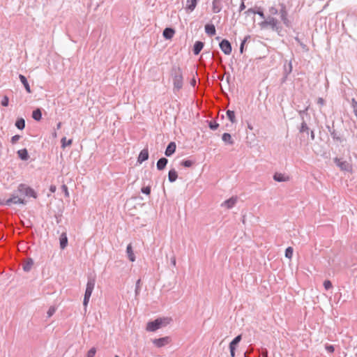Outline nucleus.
<instances>
[{"label":"nucleus","mask_w":357,"mask_h":357,"mask_svg":"<svg viewBox=\"0 0 357 357\" xmlns=\"http://www.w3.org/2000/svg\"><path fill=\"white\" fill-rule=\"evenodd\" d=\"M21 138V136L19 135H15L14 136H13L11 137V139H10V142L13 144H16L18 140H20V139Z\"/></svg>","instance_id":"a19ab883"},{"label":"nucleus","mask_w":357,"mask_h":357,"mask_svg":"<svg viewBox=\"0 0 357 357\" xmlns=\"http://www.w3.org/2000/svg\"><path fill=\"white\" fill-rule=\"evenodd\" d=\"M176 145L174 142H170L165 150V154L166 156H171L176 151Z\"/></svg>","instance_id":"9b49d317"},{"label":"nucleus","mask_w":357,"mask_h":357,"mask_svg":"<svg viewBox=\"0 0 357 357\" xmlns=\"http://www.w3.org/2000/svg\"><path fill=\"white\" fill-rule=\"evenodd\" d=\"M152 342L155 347L160 348L168 344L171 342V338L166 336L158 339H154Z\"/></svg>","instance_id":"6e6552de"},{"label":"nucleus","mask_w":357,"mask_h":357,"mask_svg":"<svg viewBox=\"0 0 357 357\" xmlns=\"http://www.w3.org/2000/svg\"><path fill=\"white\" fill-rule=\"evenodd\" d=\"M175 33V31L174 29L170 27H167L164 29L162 35L165 39H172Z\"/></svg>","instance_id":"f8f14e48"},{"label":"nucleus","mask_w":357,"mask_h":357,"mask_svg":"<svg viewBox=\"0 0 357 357\" xmlns=\"http://www.w3.org/2000/svg\"><path fill=\"white\" fill-rule=\"evenodd\" d=\"M96 353V349L92 347L87 353V357H94Z\"/></svg>","instance_id":"ea45409f"},{"label":"nucleus","mask_w":357,"mask_h":357,"mask_svg":"<svg viewBox=\"0 0 357 357\" xmlns=\"http://www.w3.org/2000/svg\"><path fill=\"white\" fill-rule=\"evenodd\" d=\"M273 179L278 182H282V181H289V177L287 176H285L283 174L276 172L273 175Z\"/></svg>","instance_id":"f3484780"},{"label":"nucleus","mask_w":357,"mask_h":357,"mask_svg":"<svg viewBox=\"0 0 357 357\" xmlns=\"http://www.w3.org/2000/svg\"><path fill=\"white\" fill-rule=\"evenodd\" d=\"M222 139L224 142L230 145H233L234 144V141L233 140L231 135L229 133H224L222 135Z\"/></svg>","instance_id":"5701e85b"},{"label":"nucleus","mask_w":357,"mask_h":357,"mask_svg":"<svg viewBox=\"0 0 357 357\" xmlns=\"http://www.w3.org/2000/svg\"><path fill=\"white\" fill-rule=\"evenodd\" d=\"M174 89L180 90L183 87V75L180 68L175 70L173 77Z\"/></svg>","instance_id":"423d86ee"},{"label":"nucleus","mask_w":357,"mask_h":357,"mask_svg":"<svg viewBox=\"0 0 357 357\" xmlns=\"http://www.w3.org/2000/svg\"><path fill=\"white\" fill-rule=\"evenodd\" d=\"M17 155L19 158L23 160H27L29 158L28 151L26 149L19 150L17 151Z\"/></svg>","instance_id":"4be33fe9"},{"label":"nucleus","mask_w":357,"mask_h":357,"mask_svg":"<svg viewBox=\"0 0 357 357\" xmlns=\"http://www.w3.org/2000/svg\"><path fill=\"white\" fill-rule=\"evenodd\" d=\"M277 15H280L281 20L287 27L291 26V23L288 19V12L287 10L286 6L284 3L280 4V8H278L275 6L269 7L268 15L266 16V20L261 22V26L263 27L269 26L274 31H278L279 29H280V22L274 17Z\"/></svg>","instance_id":"f257e3e1"},{"label":"nucleus","mask_w":357,"mask_h":357,"mask_svg":"<svg viewBox=\"0 0 357 357\" xmlns=\"http://www.w3.org/2000/svg\"><path fill=\"white\" fill-rule=\"evenodd\" d=\"M205 31L210 36H214L216 32L215 27L213 24H207L205 25Z\"/></svg>","instance_id":"a211bd4d"},{"label":"nucleus","mask_w":357,"mask_h":357,"mask_svg":"<svg viewBox=\"0 0 357 357\" xmlns=\"http://www.w3.org/2000/svg\"><path fill=\"white\" fill-rule=\"evenodd\" d=\"M351 105L353 109L354 113L357 112V100L355 98H352L351 100Z\"/></svg>","instance_id":"e433bc0d"},{"label":"nucleus","mask_w":357,"mask_h":357,"mask_svg":"<svg viewBox=\"0 0 357 357\" xmlns=\"http://www.w3.org/2000/svg\"><path fill=\"white\" fill-rule=\"evenodd\" d=\"M178 178V174L174 169H170L168 174L169 181L172 183L174 182Z\"/></svg>","instance_id":"393cba45"},{"label":"nucleus","mask_w":357,"mask_h":357,"mask_svg":"<svg viewBox=\"0 0 357 357\" xmlns=\"http://www.w3.org/2000/svg\"><path fill=\"white\" fill-rule=\"evenodd\" d=\"M53 136H54V137H56V132H54L53 133Z\"/></svg>","instance_id":"338daca9"},{"label":"nucleus","mask_w":357,"mask_h":357,"mask_svg":"<svg viewBox=\"0 0 357 357\" xmlns=\"http://www.w3.org/2000/svg\"><path fill=\"white\" fill-rule=\"evenodd\" d=\"M61 188H62L63 192L65 193L66 196L68 197L69 193H68V187L66 185H63L61 186Z\"/></svg>","instance_id":"09e8293b"},{"label":"nucleus","mask_w":357,"mask_h":357,"mask_svg":"<svg viewBox=\"0 0 357 357\" xmlns=\"http://www.w3.org/2000/svg\"><path fill=\"white\" fill-rule=\"evenodd\" d=\"M229 349H230L231 356L234 357L236 347L229 345Z\"/></svg>","instance_id":"8fccbe9b"},{"label":"nucleus","mask_w":357,"mask_h":357,"mask_svg":"<svg viewBox=\"0 0 357 357\" xmlns=\"http://www.w3.org/2000/svg\"><path fill=\"white\" fill-rule=\"evenodd\" d=\"M208 126L211 130H215L219 127V124L217 123L215 121H211L208 123Z\"/></svg>","instance_id":"4c0bfd02"},{"label":"nucleus","mask_w":357,"mask_h":357,"mask_svg":"<svg viewBox=\"0 0 357 357\" xmlns=\"http://www.w3.org/2000/svg\"><path fill=\"white\" fill-rule=\"evenodd\" d=\"M295 40L300 44L301 42L298 38H295Z\"/></svg>","instance_id":"0e129e2a"},{"label":"nucleus","mask_w":357,"mask_h":357,"mask_svg":"<svg viewBox=\"0 0 357 357\" xmlns=\"http://www.w3.org/2000/svg\"><path fill=\"white\" fill-rule=\"evenodd\" d=\"M300 45L304 48L305 47V45H303L302 43H300Z\"/></svg>","instance_id":"69168bd1"},{"label":"nucleus","mask_w":357,"mask_h":357,"mask_svg":"<svg viewBox=\"0 0 357 357\" xmlns=\"http://www.w3.org/2000/svg\"><path fill=\"white\" fill-rule=\"evenodd\" d=\"M141 284H142L141 279L137 280L136 282V285H135V296H137L139 294V291L141 289Z\"/></svg>","instance_id":"72a5a7b5"},{"label":"nucleus","mask_w":357,"mask_h":357,"mask_svg":"<svg viewBox=\"0 0 357 357\" xmlns=\"http://www.w3.org/2000/svg\"><path fill=\"white\" fill-rule=\"evenodd\" d=\"M250 38V36H246L245 38L242 40L241 45L243 46L245 45L246 42Z\"/></svg>","instance_id":"864d4df0"},{"label":"nucleus","mask_w":357,"mask_h":357,"mask_svg":"<svg viewBox=\"0 0 357 357\" xmlns=\"http://www.w3.org/2000/svg\"><path fill=\"white\" fill-rule=\"evenodd\" d=\"M307 110V109L305 110H303V111H300L299 112V114L301 115V116L302 117V119H303V121L301 123V127L299 128V131L301 133H304V132H306L307 135L309 134V127L307 126V123H305V121H304L303 119V115L305 113V111Z\"/></svg>","instance_id":"9d476101"},{"label":"nucleus","mask_w":357,"mask_h":357,"mask_svg":"<svg viewBox=\"0 0 357 357\" xmlns=\"http://www.w3.org/2000/svg\"><path fill=\"white\" fill-rule=\"evenodd\" d=\"M317 104L324 105L325 104V100L322 98H319L317 99Z\"/></svg>","instance_id":"603ef678"},{"label":"nucleus","mask_w":357,"mask_h":357,"mask_svg":"<svg viewBox=\"0 0 357 357\" xmlns=\"http://www.w3.org/2000/svg\"><path fill=\"white\" fill-rule=\"evenodd\" d=\"M199 1V0H187L186 8L190 11L194 10Z\"/></svg>","instance_id":"a878e982"},{"label":"nucleus","mask_w":357,"mask_h":357,"mask_svg":"<svg viewBox=\"0 0 357 357\" xmlns=\"http://www.w3.org/2000/svg\"><path fill=\"white\" fill-rule=\"evenodd\" d=\"M15 126L20 130H23L25 127L24 119L23 118H18L15 122Z\"/></svg>","instance_id":"cd10ccee"},{"label":"nucleus","mask_w":357,"mask_h":357,"mask_svg":"<svg viewBox=\"0 0 357 357\" xmlns=\"http://www.w3.org/2000/svg\"><path fill=\"white\" fill-rule=\"evenodd\" d=\"M293 255V248L291 247H288L285 250V257L291 259Z\"/></svg>","instance_id":"c9c22d12"},{"label":"nucleus","mask_w":357,"mask_h":357,"mask_svg":"<svg viewBox=\"0 0 357 357\" xmlns=\"http://www.w3.org/2000/svg\"><path fill=\"white\" fill-rule=\"evenodd\" d=\"M256 14L259 15L262 19L264 20L266 18V16L264 15V12L262 10H258L256 11Z\"/></svg>","instance_id":"49530a36"},{"label":"nucleus","mask_w":357,"mask_h":357,"mask_svg":"<svg viewBox=\"0 0 357 357\" xmlns=\"http://www.w3.org/2000/svg\"><path fill=\"white\" fill-rule=\"evenodd\" d=\"M227 116L228 119H229V121L231 123L236 122L235 113H234V111L227 110Z\"/></svg>","instance_id":"c756f323"},{"label":"nucleus","mask_w":357,"mask_h":357,"mask_svg":"<svg viewBox=\"0 0 357 357\" xmlns=\"http://www.w3.org/2000/svg\"><path fill=\"white\" fill-rule=\"evenodd\" d=\"M55 189H56V188H55V187H52H52L50 188V190H51L52 192H53L55 191Z\"/></svg>","instance_id":"e2e57ef3"},{"label":"nucleus","mask_w":357,"mask_h":357,"mask_svg":"<svg viewBox=\"0 0 357 357\" xmlns=\"http://www.w3.org/2000/svg\"><path fill=\"white\" fill-rule=\"evenodd\" d=\"M310 137H311V139H312V140H314V139L315 135H314V131H311V132H310Z\"/></svg>","instance_id":"4d7b16f0"},{"label":"nucleus","mask_w":357,"mask_h":357,"mask_svg":"<svg viewBox=\"0 0 357 357\" xmlns=\"http://www.w3.org/2000/svg\"><path fill=\"white\" fill-rule=\"evenodd\" d=\"M19 78H20L21 82L22 83V84L24 85L26 92L29 93H31L30 86L27 82L26 77L24 76L23 75H20Z\"/></svg>","instance_id":"412c9836"},{"label":"nucleus","mask_w":357,"mask_h":357,"mask_svg":"<svg viewBox=\"0 0 357 357\" xmlns=\"http://www.w3.org/2000/svg\"><path fill=\"white\" fill-rule=\"evenodd\" d=\"M126 253H127L128 257L130 261H135V256L133 252V250H132L131 243L128 245L127 248H126Z\"/></svg>","instance_id":"6ab92c4d"},{"label":"nucleus","mask_w":357,"mask_h":357,"mask_svg":"<svg viewBox=\"0 0 357 357\" xmlns=\"http://www.w3.org/2000/svg\"><path fill=\"white\" fill-rule=\"evenodd\" d=\"M245 8V6L244 3V0H241V3L239 7V12L243 11Z\"/></svg>","instance_id":"3c124183"},{"label":"nucleus","mask_w":357,"mask_h":357,"mask_svg":"<svg viewBox=\"0 0 357 357\" xmlns=\"http://www.w3.org/2000/svg\"><path fill=\"white\" fill-rule=\"evenodd\" d=\"M236 202H237V198L232 197L230 199L226 200L224 202V204L227 206V208H231L233 206H234Z\"/></svg>","instance_id":"b1692460"},{"label":"nucleus","mask_w":357,"mask_h":357,"mask_svg":"<svg viewBox=\"0 0 357 357\" xmlns=\"http://www.w3.org/2000/svg\"><path fill=\"white\" fill-rule=\"evenodd\" d=\"M171 261H172V264L174 265V266H176V257H173L171 259Z\"/></svg>","instance_id":"6e6d98bb"},{"label":"nucleus","mask_w":357,"mask_h":357,"mask_svg":"<svg viewBox=\"0 0 357 357\" xmlns=\"http://www.w3.org/2000/svg\"><path fill=\"white\" fill-rule=\"evenodd\" d=\"M204 46V43L202 41H197L193 45L192 51L194 54L198 55Z\"/></svg>","instance_id":"ddd939ff"},{"label":"nucleus","mask_w":357,"mask_h":357,"mask_svg":"<svg viewBox=\"0 0 357 357\" xmlns=\"http://www.w3.org/2000/svg\"><path fill=\"white\" fill-rule=\"evenodd\" d=\"M223 0H213L212 11L213 13H218L222 9Z\"/></svg>","instance_id":"1a4fd4ad"},{"label":"nucleus","mask_w":357,"mask_h":357,"mask_svg":"<svg viewBox=\"0 0 357 357\" xmlns=\"http://www.w3.org/2000/svg\"><path fill=\"white\" fill-rule=\"evenodd\" d=\"M324 286L326 290H328L332 287V283L330 280H325L324 282Z\"/></svg>","instance_id":"37998d69"},{"label":"nucleus","mask_w":357,"mask_h":357,"mask_svg":"<svg viewBox=\"0 0 357 357\" xmlns=\"http://www.w3.org/2000/svg\"><path fill=\"white\" fill-rule=\"evenodd\" d=\"M95 283H96L95 278H88L86 288L84 301H83V305L84 306L85 310L86 309V307L89 302L90 297L91 296V294H92L93 290L95 287Z\"/></svg>","instance_id":"f03ea898"},{"label":"nucleus","mask_w":357,"mask_h":357,"mask_svg":"<svg viewBox=\"0 0 357 357\" xmlns=\"http://www.w3.org/2000/svg\"><path fill=\"white\" fill-rule=\"evenodd\" d=\"M169 320L170 319L168 318H159L153 321H149L146 325V329L148 331H155L162 326H165L169 324Z\"/></svg>","instance_id":"7ed1b4c3"},{"label":"nucleus","mask_w":357,"mask_h":357,"mask_svg":"<svg viewBox=\"0 0 357 357\" xmlns=\"http://www.w3.org/2000/svg\"><path fill=\"white\" fill-rule=\"evenodd\" d=\"M243 50H244V46L241 44V46H240V52H241V53L243 52Z\"/></svg>","instance_id":"bf43d9fd"},{"label":"nucleus","mask_w":357,"mask_h":357,"mask_svg":"<svg viewBox=\"0 0 357 357\" xmlns=\"http://www.w3.org/2000/svg\"><path fill=\"white\" fill-rule=\"evenodd\" d=\"M142 192L146 195H150L151 193V186L148 185L146 187H143L142 188Z\"/></svg>","instance_id":"79ce46f5"},{"label":"nucleus","mask_w":357,"mask_h":357,"mask_svg":"<svg viewBox=\"0 0 357 357\" xmlns=\"http://www.w3.org/2000/svg\"><path fill=\"white\" fill-rule=\"evenodd\" d=\"M242 339V335H237L229 344L230 346L236 347V346L240 342Z\"/></svg>","instance_id":"2f4dec72"},{"label":"nucleus","mask_w":357,"mask_h":357,"mask_svg":"<svg viewBox=\"0 0 357 357\" xmlns=\"http://www.w3.org/2000/svg\"><path fill=\"white\" fill-rule=\"evenodd\" d=\"M329 132L333 139L337 140L340 142H342L343 141V139L337 135L336 131L334 129L333 130H329Z\"/></svg>","instance_id":"7c9ffc66"},{"label":"nucleus","mask_w":357,"mask_h":357,"mask_svg":"<svg viewBox=\"0 0 357 357\" xmlns=\"http://www.w3.org/2000/svg\"><path fill=\"white\" fill-rule=\"evenodd\" d=\"M250 353L248 351L245 352L244 356L245 357H249Z\"/></svg>","instance_id":"680f3d73"},{"label":"nucleus","mask_w":357,"mask_h":357,"mask_svg":"<svg viewBox=\"0 0 357 357\" xmlns=\"http://www.w3.org/2000/svg\"><path fill=\"white\" fill-rule=\"evenodd\" d=\"M55 311H56V309L54 307H50L47 311L48 317H52L54 314Z\"/></svg>","instance_id":"a18cd8bd"},{"label":"nucleus","mask_w":357,"mask_h":357,"mask_svg":"<svg viewBox=\"0 0 357 357\" xmlns=\"http://www.w3.org/2000/svg\"><path fill=\"white\" fill-rule=\"evenodd\" d=\"M195 83H196V81H195V80H193L192 84H195Z\"/></svg>","instance_id":"774afa93"},{"label":"nucleus","mask_w":357,"mask_h":357,"mask_svg":"<svg viewBox=\"0 0 357 357\" xmlns=\"http://www.w3.org/2000/svg\"><path fill=\"white\" fill-rule=\"evenodd\" d=\"M221 50L227 55L231 54L232 51L231 45L227 39H223L219 44Z\"/></svg>","instance_id":"0eeeda50"},{"label":"nucleus","mask_w":357,"mask_h":357,"mask_svg":"<svg viewBox=\"0 0 357 357\" xmlns=\"http://www.w3.org/2000/svg\"><path fill=\"white\" fill-rule=\"evenodd\" d=\"M17 192L21 196L37 198V193L35 190L24 183H21L18 185Z\"/></svg>","instance_id":"20e7f679"},{"label":"nucleus","mask_w":357,"mask_h":357,"mask_svg":"<svg viewBox=\"0 0 357 357\" xmlns=\"http://www.w3.org/2000/svg\"><path fill=\"white\" fill-rule=\"evenodd\" d=\"M325 348L328 353H333L335 351L334 347L331 344H326Z\"/></svg>","instance_id":"c03bdc74"},{"label":"nucleus","mask_w":357,"mask_h":357,"mask_svg":"<svg viewBox=\"0 0 357 357\" xmlns=\"http://www.w3.org/2000/svg\"><path fill=\"white\" fill-rule=\"evenodd\" d=\"M61 124H62V123H61V122H59V123H57V125H56V129H57V130H59V129H60V128H61Z\"/></svg>","instance_id":"13d9d810"},{"label":"nucleus","mask_w":357,"mask_h":357,"mask_svg":"<svg viewBox=\"0 0 357 357\" xmlns=\"http://www.w3.org/2000/svg\"><path fill=\"white\" fill-rule=\"evenodd\" d=\"M32 117L36 121H40L42 119V112L40 109L38 108L33 111Z\"/></svg>","instance_id":"bb28decb"},{"label":"nucleus","mask_w":357,"mask_h":357,"mask_svg":"<svg viewBox=\"0 0 357 357\" xmlns=\"http://www.w3.org/2000/svg\"><path fill=\"white\" fill-rule=\"evenodd\" d=\"M1 105L3 106V107H7L8 105V103H9V98L7 96H4L3 97V99L1 100Z\"/></svg>","instance_id":"58836bf2"},{"label":"nucleus","mask_w":357,"mask_h":357,"mask_svg":"<svg viewBox=\"0 0 357 357\" xmlns=\"http://www.w3.org/2000/svg\"><path fill=\"white\" fill-rule=\"evenodd\" d=\"M61 249H65L68 245V237L66 232H63L59 238Z\"/></svg>","instance_id":"4468645a"},{"label":"nucleus","mask_w":357,"mask_h":357,"mask_svg":"<svg viewBox=\"0 0 357 357\" xmlns=\"http://www.w3.org/2000/svg\"><path fill=\"white\" fill-rule=\"evenodd\" d=\"M61 147L63 149H65L66 146H70L72 145L73 144V139H70L68 140L66 139V137H64L61 139Z\"/></svg>","instance_id":"c85d7f7f"},{"label":"nucleus","mask_w":357,"mask_h":357,"mask_svg":"<svg viewBox=\"0 0 357 357\" xmlns=\"http://www.w3.org/2000/svg\"><path fill=\"white\" fill-rule=\"evenodd\" d=\"M33 265V259L31 258H29L26 261H24L22 264L23 270L25 272H29L32 268Z\"/></svg>","instance_id":"2eb2a0df"},{"label":"nucleus","mask_w":357,"mask_h":357,"mask_svg":"<svg viewBox=\"0 0 357 357\" xmlns=\"http://www.w3.org/2000/svg\"><path fill=\"white\" fill-rule=\"evenodd\" d=\"M168 160L166 158H161L157 162V168L158 170H162L165 168Z\"/></svg>","instance_id":"aec40b11"},{"label":"nucleus","mask_w":357,"mask_h":357,"mask_svg":"<svg viewBox=\"0 0 357 357\" xmlns=\"http://www.w3.org/2000/svg\"><path fill=\"white\" fill-rule=\"evenodd\" d=\"M289 72H288V73H290L291 72V70H292L291 63H289Z\"/></svg>","instance_id":"052dcab7"},{"label":"nucleus","mask_w":357,"mask_h":357,"mask_svg":"<svg viewBox=\"0 0 357 357\" xmlns=\"http://www.w3.org/2000/svg\"><path fill=\"white\" fill-rule=\"evenodd\" d=\"M148 158H149L148 149H144L142 150L141 152L139 153L137 160L139 162L141 163V162L148 160Z\"/></svg>","instance_id":"dca6fc26"},{"label":"nucleus","mask_w":357,"mask_h":357,"mask_svg":"<svg viewBox=\"0 0 357 357\" xmlns=\"http://www.w3.org/2000/svg\"><path fill=\"white\" fill-rule=\"evenodd\" d=\"M194 163L195 162L192 160H183L181 162V165L185 167H190L193 165Z\"/></svg>","instance_id":"f704fd0d"},{"label":"nucleus","mask_w":357,"mask_h":357,"mask_svg":"<svg viewBox=\"0 0 357 357\" xmlns=\"http://www.w3.org/2000/svg\"><path fill=\"white\" fill-rule=\"evenodd\" d=\"M261 355L262 357H268V351L266 349L262 350Z\"/></svg>","instance_id":"5fc2aeb1"},{"label":"nucleus","mask_w":357,"mask_h":357,"mask_svg":"<svg viewBox=\"0 0 357 357\" xmlns=\"http://www.w3.org/2000/svg\"><path fill=\"white\" fill-rule=\"evenodd\" d=\"M213 58L218 61V63H221L222 60L220 53L218 51H214L212 53Z\"/></svg>","instance_id":"473e14b6"},{"label":"nucleus","mask_w":357,"mask_h":357,"mask_svg":"<svg viewBox=\"0 0 357 357\" xmlns=\"http://www.w3.org/2000/svg\"><path fill=\"white\" fill-rule=\"evenodd\" d=\"M23 204L25 205L26 204V201L20 197H19L16 194L11 195V197L9 199H3L1 202V205H5L8 206H10L12 204Z\"/></svg>","instance_id":"39448f33"},{"label":"nucleus","mask_w":357,"mask_h":357,"mask_svg":"<svg viewBox=\"0 0 357 357\" xmlns=\"http://www.w3.org/2000/svg\"><path fill=\"white\" fill-rule=\"evenodd\" d=\"M245 14L250 15V14H256V10L254 8H249L245 12Z\"/></svg>","instance_id":"de8ad7c7"}]
</instances>
